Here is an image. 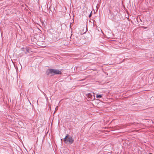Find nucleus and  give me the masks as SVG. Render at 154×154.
Returning <instances> with one entry per match:
<instances>
[{"instance_id": "1", "label": "nucleus", "mask_w": 154, "mask_h": 154, "mask_svg": "<svg viewBox=\"0 0 154 154\" xmlns=\"http://www.w3.org/2000/svg\"><path fill=\"white\" fill-rule=\"evenodd\" d=\"M46 72L47 75H48L61 74V72L60 71L56 69H48L47 70Z\"/></svg>"}, {"instance_id": "9", "label": "nucleus", "mask_w": 154, "mask_h": 154, "mask_svg": "<svg viewBox=\"0 0 154 154\" xmlns=\"http://www.w3.org/2000/svg\"><path fill=\"white\" fill-rule=\"evenodd\" d=\"M152 154V153H150V154Z\"/></svg>"}, {"instance_id": "4", "label": "nucleus", "mask_w": 154, "mask_h": 154, "mask_svg": "<svg viewBox=\"0 0 154 154\" xmlns=\"http://www.w3.org/2000/svg\"><path fill=\"white\" fill-rule=\"evenodd\" d=\"M30 53V50L29 48H26V54H27V53Z\"/></svg>"}, {"instance_id": "6", "label": "nucleus", "mask_w": 154, "mask_h": 154, "mask_svg": "<svg viewBox=\"0 0 154 154\" xmlns=\"http://www.w3.org/2000/svg\"><path fill=\"white\" fill-rule=\"evenodd\" d=\"M85 33V32H84V31L82 32H78V34H79L80 35H82V34H83V33Z\"/></svg>"}, {"instance_id": "3", "label": "nucleus", "mask_w": 154, "mask_h": 154, "mask_svg": "<svg viewBox=\"0 0 154 154\" xmlns=\"http://www.w3.org/2000/svg\"><path fill=\"white\" fill-rule=\"evenodd\" d=\"M87 97L89 99V100H92V95L90 93H89L87 94Z\"/></svg>"}, {"instance_id": "5", "label": "nucleus", "mask_w": 154, "mask_h": 154, "mask_svg": "<svg viewBox=\"0 0 154 154\" xmlns=\"http://www.w3.org/2000/svg\"><path fill=\"white\" fill-rule=\"evenodd\" d=\"M102 96L100 95L97 94L96 97L97 98H100Z\"/></svg>"}, {"instance_id": "7", "label": "nucleus", "mask_w": 154, "mask_h": 154, "mask_svg": "<svg viewBox=\"0 0 154 154\" xmlns=\"http://www.w3.org/2000/svg\"><path fill=\"white\" fill-rule=\"evenodd\" d=\"M91 13L89 15V17H90L91 16Z\"/></svg>"}, {"instance_id": "8", "label": "nucleus", "mask_w": 154, "mask_h": 154, "mask_svg": "<svg viewBox=\"0 0 154 154\" xmlns=\"http://www.w3.org/2000/svg\"><path fill=\"white\" fill-rule=\"evenodd\" d=\"M82 30V31L83 30V29H81V30Z\"/></svg>"}, {"instance_id": "2", "label": "nucleus", "mask_w": 154, "mask_h": 154, "mask_svg": "<svg viewBox=\"0 0 154 154\" xmlns=\"http://www.w3.org/2000/svg\"><path fill=\"white\" fill-rule=\"evenodd\" d=\"M63 141L66 143L71 144L73 143L74 140L72 137L70 136L69 134H67L64 139Z\"/></svg>"}]
</instances>
